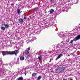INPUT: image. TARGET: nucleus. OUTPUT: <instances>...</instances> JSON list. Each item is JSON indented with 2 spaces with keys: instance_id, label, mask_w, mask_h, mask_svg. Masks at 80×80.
<instances>
[{
  "instance_id": "obj_14",
  "label": "nucleus",
  "mask_w": 80,
  "mask_h": 80,
  "mask_svg": "<svg viewBox=\"0 0 80 80\" xmlns=\"http://www.w3.org/2000/svg\"><path fill=\"white\" fill-rule=\"evenodd\" d=\"M37 75V74H36V73H33L32 74V77H35V76H36Z\"/></svg>"
},
{
  "instance_id": "obj_21",
  "label": "nucleus",
  "mask_w": 80,
  "mask_h": 80,
  "mask_svg": "<svg viewBox=\"0 0 80 80\" xmlns=\"http://www.w3.org/2000/svg\"><path fill=\"white\" fill-rule=\"evenodd\" d=\"M67 41H70V39L68 38L67 39Z\"/></svg>"
},
{
  "instance_id": "obj_15",
  "label": "nucleus",
  "mask_w": 80,
  "mask_h": 80,
  "mask_svg": "<svg viewBox=\"0 0 80 80\" xmlns=\"http://www.w3.org/2000/svg\"><path fill=\"white\" fill-rule=\"evenodd\" d=\"M1 29L2 30H5V28L4 27H2L1 28Z\"/></svg>"
},
{
  "instance_id": "obj_23",
  "label": "nucleus",
  "mask_w": 80,
  "mask_h": 80,
  "mask_svg": "<svg viewBox=\"0 0 80 80\" xmlns=\"http://www.w3.org/2000/svg\"><path fill=\"white\" fill-rule=\"evenodd\" d=\"M49 62H51V59H50V61H49Z\"/></svg>"
},
{
  "instance_id": "obj_12",
  "label": "nucleus",
  "mask_w": 80,
  "mask_h": 80,
  "mask_svg": "<svg viewBox=\"0 0 80 80\" xmlns=\"http://www.w3.org/2000/svg\"><path fill=\"white\" fill-rule=\"evenodd\" d=\"M41 78H42V76H40L38 78L37 80H40Z\"/></svg>"
},
{
  "instance_id": "obj_6",
  "label": "nucleus",
  "mask_w": 80,
  "mask_h": 80,
  "mask_svg": "<svg viewBox=\"0 0 80 80\" xmlns=\"http://www.w3.org/2000/svg\"><path fill=\"white\" fill-rule=\"evenodd\" d=\"M18 21L19 23H22V22H23V20L22 18H19L18 20Z\"/></svg>"
},
{
  "instance_id": "obj_16",
  "label": "nucleus",
  "mask_w": 80,
  "mask_h": 80,
  "mask_svg": "<svg viewBox=\"0 0 80 80\" xmlns=\"http://www.w3.org/2000/svg\"><path fill=\"white\" fill-rule=\"evenodd\" d=\"M20 59L21 60H24V57H21Z\"/></svg>"
},
{
  "instance_id": "obj_25",
  "label": "nucleus",
  "mask_w": 80,
  "mask_h": 80,
  "mask_svg": "<svg viewBox=\"0 0 80 80\" xmlns=\"http://www.w3.org/2000/svg\"><path fill=\"white\" fill-rule=\"evenodd\" d=\"M63 80H67L66 79H64Z\"/></svg>"
},
{
  "instance_id": "obj_19",
  "label": "nucleus",
  "mask_w": 80,
  "mask_h": 80,
  "mask_svg": "<svg viewBox=\"0 0 80 80\" xmlns=\"http://www.w3.org/2000/svg\"><path fill=\"white\" fill-rule=\"evenodd\" d=\"M27 17H24V20H26V19H27Z\"/></svg>"
},
{
  "instance_id": "obj_11",
  "label": "nucleus",
  "mask_w": 80,
  "mask_h": 80,
  "mask_svg": "<svg viewBox=\"0 0 80 80\" xmlns=\"http://www.w3.org/2000/svg\"><path fill=\"white\" fill-rule=\"evenodd\" d=\"M34 10L35 11H38V7H36L34 8Z\"/></svg>"
},
{
  "instance_id": "obj_7",
  "label": "nucleus",
  "mask_w": 80,
  "mask_h": 80,
  "mask_svg": "<svg viewBox=\"0 0 80 80\" xmlns=\"http://www.w3.org/2000/svg\"><path fill=\"white\" fill-rule=\"evenodd\" d=\"M55 72H56V73H61L60 72V71L58 68V69H55Z\"/></svg>"
},
{
  "instance_id": "obj_27",
  "label": "nucleus",
  "mask_w": 80,
  "mask_h": 80,
  "mask_svg": "<svg viewBox=\"0 0 80 80\" xmlns=\"http://www.w3.org/2000/svg\"><path fill=\"white\" fill-rule=\"evenodd\" d=\"M26 74H26V73H25V75H26Z\"/></svg>"
},
{
  "instance_id": "obj_1",
  "label": "nucleus",
  "mask_w": 80,
  "mask_h": 80,
  "mask_svg": "<svg viewBox=\"0 0 80 80\" xmlns=\"http://www.w3.org/2000/svg\"><path fill=\"white\" fill-rule=\"evenodd\" d=\"M3 56H5L6 55H12L14 54L17 56V54L19 52L18 50H15L14 51H1Z\"/></svg>"
},
{
  "instance_id": "obj_10",
  "label": "nucleus",
  "mask_w": 80,
  "mask_h": 80,
  "mask_svg": "<svg viewBox=\"0 0 80 80\" xmlns=\"http://www.w3.org/2000/svg\"><path fill=\"white\" fill-rule=\"evenodd\" d=\"M38 58L39 59V60H42V56L39 55L38 56Z\"/></svg>"
},
{
  "instance_id": "obj_26",
  "label": "nucleus",
  "mask_w": 80,
  "mask_h": 80,
  "mask_svg": "<svg viewBox=\"0 0 80 80\" xmlns=\"http://www.w3.org/2000/svg\"><path fill=\"white\" fill-rule=\"evenodd\" d=\"M8 65V64H6V65Z\"/></svg>"
},
{
  "instance_id": "obj_9",
  "label": "nucleus",
  "mask_w": 80,
  "mask_h": 80,
  "mask_svg": "<svg viewBox=\"0 0 80 80\" xmlns=\"http://www.w3.org/2000/svg\"><path fill=\"white\" fill-rule=\"evenodd\" d=\"M23 80V77H21L18 78L16 80Z\"/></svg>"
},
{
  "instance_id": "obj_20",
  "label": "nucleus",
  "mask_w": 80,
  "mask_h": 80,
  "mask_svg": "<svg viewBox=\"0 0 80 80\" xmlns=\"http://www.w3.org/2000/svg\"><path fill=\"white\" fill-rule=\"evenodd\" d=\"M14 5V4L13 3H12L11 5V6H13Z\"/></svg>"
},
{
  "instance_id": "obj_18",
  "label": "nucleus",
  "mask_w": 80,
  "mask_h": 80,
  "mask_svg": "<svg viewBox=\"0 0 80 80\" xmlns=\"http://www.w3.org/2000/svg\"><path fill=\"white\" fill-rule=\"evenodd\" d=\"M20 9H18L17 10V12H18V14H20Z\"/></svg>"
},
{
  "instance_id": "obj_4",
  "label": "nucleus",
  "mask_w": 80,
  "mask_h": 80,
  "mask_svg": "<svg viewBox=\"0 0 80 80\" xmlns=\"http://www.w3.org/2000/svg\"><path fill=\"white\" fill-rule=\"evenodd\" d=\"M58 69L59 70V72H60V73H62V72L64 70V69H63V68H62V67H60L58 68Z\"/></svg>"
},
{
  "instance_id": "obj_28",
  "label": "nucleus",
  "mask_w": 80,
  "mask_h": 80,
  "mask_svg": "<svg viewBox=\"0 0 80 80\" xmlns=\"http://www.w3.org/2000/svg\"><path fill=\"white\" fill-rule=\"evenodd\" d=\"M18 0V1H20V0Z\"/></svg>"
},
{
  "instance_id": "obj_24",
  "label": "nucleus",
  "mask_w": 80,
  "mask_h": 80,
  "mask_svg": "<svg viewBox=\"0 0 80 80\" xmlns=\"http://www.w3.org/2000/svg\"><path fill=\"white\" fill-rule=\"evenodd\" d=\"M60 0V1H62V0Z\"/></svg>"
},
{
  "instance_id": "obj_22",
  "label": "nucleus",
  "mask_w": 80,
  "mask_h": 80,
  "mask_svg": "<svg viewBox=\"0 0 80 80\" xmlns=\"http://www.w3.org/2000/svg\"><path fill=\"white\" fill-rule=\"evenodd\" d=\"M68 57H69L70 56V55L69 54H68Z\"/></svg>"
},
{
  "instance_id": "obj_8",
  "label": "nucleus",
  "mask_w": 80,
  "mask_h": 80,
  "mask_svg": "<svg viewBox=\"0 0 80 80\" xmlns=\"http://www.w3.org/2000/svg\"><path fill=\"white\" fill-rule=\"evenodd\" d=\"M3 25H4L6 28H8V27H9V25L7 24L4 23L3 24Z\"/></svg>"
},
{
  "instance_id": "obj_5",
  "label": "nucleus",
  "mask_w": 80,
  "mask_h": 80,
  "mask_svg": "<svg viewBox=\"0 0 80 80\" xmlns=\"http://www.w3.org/2000/svg\"><path fill=\"white\" fill-rule=\"evenodd\" d=\"M63 56V54H61L59 55L58 57H57L56 59V60H57L58 58H60L61 57H62Z\"/></svg>"
},
{
  "instance_id": "obj_3",
  "label": "nucleus",
  "mask_w": 80,
  "mask_h": 80,
  "mask_svg": "<svg viewBox=\"0 0 80 80\" xmlns=\"http://www.w3.org/2000/svg\"><path fill=\"white\" fill-rule=\"evenodd\" d=\"M80 39V34L77 36L73 40H71L70 43L72 44H73V42H77V40H79Z\"/></svg>"
},
{
  "instance_id": "obj_13",
  "label": "nucleus",
  "mask_w": 80,
  "mask_h": 80,
  "mask_svg": "<svg viewBox=\"0 0 80 80\" xmlns=\"http://www.w3.org/2000/svg\"><path fill=\"white\" fill-rule=\"evenodd\" d=\"M54 12V10L53 9H51L50 11V13H53Z\"/></svg>"
},
{
  "instance_id": "obj_2",
  "label": "nucleus",
  "mask_w": 80,
  "mask_h": 80,
  "mask_svg": "<svg viewBox=\"0 0 80 80\" xmlns=\"http://www.w3.org/2000/svg\"><path fill=\"white\" fill-rule=\"evenodd\" d=\"M30 48L29 47L25 50L24 52H23L24 54L26 55V58H28L30 57V54H29V51H30Z\"/></svg>"
},
{
  "instance_id": "obj_17",
  "label": "nucleus",
  "mask_w": 80,
  "mask_h": 80,
  "mask_svg": "<svg viewBox=\"0 0 80 80\" xmlns=\"http://www.w3.org/2000/svg\"><path fill=\"white\" fill-rule=\"evenodd\" d=\"M10 65H14V62H10Z\"/></svg>"
}]
</instances>
